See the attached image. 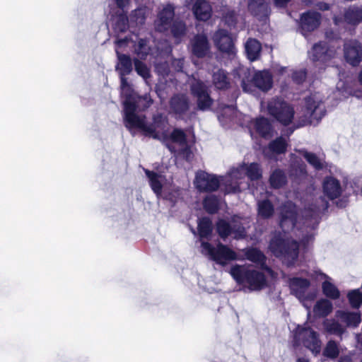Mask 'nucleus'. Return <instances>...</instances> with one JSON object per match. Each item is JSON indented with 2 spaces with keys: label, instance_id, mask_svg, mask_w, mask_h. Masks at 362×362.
<instances>
[{
  "label": "nucleus",
  "instance_id": "obj_24",
  "mask_svg": "<svg viewBox=\"0 0 362 362\" xmlns=\"http://www.w3.org/2000/svg\"><path fill=\"white\" fill-rule=\"evenodd\" d=\"M116 54L118 59V63L115 66L116 71H118L119 75H129L133 69L132 60L130 56L122 54L117 50H116Z\"/></svg>",
  "mask_w": 362,
  "mask_h": 362
},
{
  "label": "nucleus",
  "instance_id": "obj_46",
  "mask_svg": "<svg viewBox=\"0 0 362 362\" xmlns=\"http://www.w3.org/2000/svg\"><path fill=\"white\" fill-rule=\"evenodd\" d=\"M339 355V349L337 342L334 340L328 341L323 350V356L328 358L335 359Z\"/></svg>",
  "mask_w": 362,
  "mask_h": 362
},
{
  "label": "nucleus",
  "instance_id": "obj_58",
  "mask_svg": "<svg viewBox=\"0 0 362 362\" xmlns=\"http://www.w3.org/2000/svg\"><path fill=\"white\" fill-rule=\"evenodd\" d=\"M129 1L130 0H115L117 6L122 11L129 4Z\"/></svg>",
  "mask_w": 362,
  "mask_h": 362
},
{
  "label": "nucleus",
  "instance_id": "obj_8",
  "mask_svg": "<svg viewBox=\"0 0 362 362\" xmlns=\"http://www.w3.org/2000/svg\"><path fill=\"white\" fill-rule=\"evenodd\" d=\"M202 247L207 252L213 261L221 266H225L229 262L238 259L237 253L228 245L221 243H218L214 247L209 242H202Z\"/></svg>",
  "mask_w": 362,
  "mask_h": 362
},
{
  "label": "nucleus",
  "instance_id": "obj_12",
  "mask_svg": "<svg viewBox=\"0 0 362 362\" xmlns=\"http://www.w3.org/2000/svg\"><path fill=\"white\" fill-rule=\"evenodd\" d=\"M298 221L296 206L292 202H287L281 205L279 213V226L281 228L293 229Z\"/></svg>",
  "mask_w": 362,
  "mask_h": 362
},
{
  "label": "nucleus",
  "instance_id": "obj_38",
  "mask_svg": "<svg viewBox=\"0 0 362 362\" xmlns=\"http://www.w3.org/2000/svg\"><path fill=\"white\" fill-rule=\"evenodd\" d=\"M344 19L350 25L359 24L362 22V8H349L344 13Z\"/></svg>",
  "mask_w": 362,
  "mask_h": 362
},
{
  "label": "nucleus",
  "instance_id": "obj_31",
  "mask_svg": "<svg viewBox=\"0 0 362 362\" xmlns=\"http://www.w3.org/2000/svg\"><path fill=\"white\" fill-rule=\"evenodd\" d=\"M269 184L274 189H280L287 184V177L281 169H275L269 176Z\"/></svg>",
  "mask_w": 362,
  "mask_h": 362
},
{
  "label": "nucleus",
  "instance_id": "obj_25",
  "mask_svg": "<svg viewBox=\"0 0 362 362\" xmlns=\"http://www.w3.org/2000/svg\"><path fill=\"white\" fill-rule=\"evenodd\" d=\"M153 123L147 124V127H151L153 129V133L148 134L145 132H141L142 134L145 136L152 137L154 139H160V135L156 129H163L168 123V119L162 113H158L153 116Z\"/></svg>",
  "mask_w": 362,
  "mask_h": 362
},
{
  "label": "nucleus",
  "instance_id": "obj_3",
  "mask_svg": "<svg viewBox=\"0 0 362 362\" xmlns=\"http://www.w3.org/2000/svg\"><path fill=\"white\" fill-rule=\"evenodd\" d=\"M293 346L298 347L303 345L315 356L321 351L322 341L320 334L309 326L298 325L293 332Z\"/></svg>",
  "mask_w": 362,
  "mask_h": 362
},
{
  "label": "nucleus",
  "instance_id": "obj_41",
  "mask_svg": "<svg viewBox=\"0 0 362 362\" xmlns=\"http://www.w3.org/2000/svg\"><path fill=\"white\" fill-rule=\"evenodd\" d=\"M169 30L175 39L180 40L186 35V24L182 20L175 19L170 25Z\"/></svg>",
  "mask_w": 362,
  "mask_h": 362
},
{
  "label": "nucleus",
  "instance_id": "obj_1",
  "mask_svg": "<svg viewBox=\"0 0 362 362\" xmlns=\"http://www.w3.org/2000/svg\"><path fill=\"white\" fill-rule=\"evenodd\" d=\"M229 274L238 285L250 291H261L267 286L266 275L251 265L236 264L230 267Z\"/></svg>",
  "mask_w": 362,
  "mask_h": 362
},
{
  "label": "nucleus",
  "instance_id": "obj_44",
  "mask_svg": "<svg viewBox=\"0 0 362 362\" xmlns=\"http://www.w3.org/2000/svg\"><path fill=\"white\" fill-rule=\"evenodd\" d=\"M129 28V19L124 10L117 16V20L114 25V30L117 33H124Z\"/></svg>",
  "mask_w": 362,
  "mask_h": 362
},
{
  "label": "nucleus",
  "instance_id": "obj_33",
  "mask_svg": "<svg viewBox=\"0 0 362 362\" xmlns=\"http://www.w3.org/2000/svg\"><path fill=\"white\" fill-rule=\"evenodd\" d=\"M338 316L348 327H357L361 322L360 313L339 311Z\"/></svg>",
  "mask_w": 362,
  "mask_h": 362
},
{
  "label": "nucleus",
  "instance_id": "obj_30",
  "mask_svg": "<svg viewBox=\"0 0 362 362\" xmlns=\"http://www.w3.org/2000/svg\"><path fill=\"white\" fill-rule=\"evenodd\" d=\"M319 107V104L314 98L307 97L305 98V110L304 113L311 121L315 119L320 121L323 117L324 114L317 115V111Z\"/></svg>",
  "mask_w": 362,
  "mask_h": 362
},
{
  "label": "nucleus",
  "instance_id": "obj_61",
  "mask_svg": "<svg viewBox=\"0 0 362 362\" xmlns=\"http://www.w3.org/2000/svg\"><path fill=\"white\" fill-rule=\"evenodd\" d=\"M250 86V83H247L245 79L242 80L241 86L244 91H245V92L250 91V88H249Z\"/></svg>",
  "mask_w": 362,
  "mask_h": 362
},
{
  "label": "nucleus",
  "instance_id": "obj_34",
  "mask_svg": "<svg viewBox=\"0 0 362 362\" xmlns=\"http://www.w3.org/2000/svg\"><path fill=\"white\" fill-rule=\"evenodd\" d=\"M333 310L332 303L327 299H320L314 305L313 311L319 317H325L329 315Z\"/></svg>",
  "mask_w": 362,
  "mask_h": 362
},
{
  "label": "nucleus",
  "instance_id": "obj_43",
  "mask_svg": "<svg viewBox=\"0 0 362 362\" xmlns=\"http://www.w3.org/2000/svg\"><path fill=\"white\" fill-rule=\"evenodd\" d=\"M322 290L323 294L330 299L336 300L340 296V292L337 286L328 281L322 282Z\"/></svg>",
  "mask_w": 362,
  "mask_h": 362
},
{
  "label": "nucleus",
  "instance_id": "obj_13",
  "mask_svg": "<svg viewBox=\"0 0 362 362\" xmlns=\"http://www.w3.org/2000/svg\"><path fill=\"white\" fill-rule=\"evenodd\" d=\"M175 8L172 4H167L158 13L157 18L154 22L156 31L165 33L169 31L170 25L175 21Z\"/></svg>",
  "mask_w": 362,
  "mask_h": 362
},
{
  "label": "nucleus",
  "instance_id": "obj_4",
  "mask_svg": "<svg viewBox=\"0 0 362 362\" xmlns=\"http://www.w3.org/2000/svg\"><path fill=\"white\" fill-rule=\"evenodd\" d=\"M139 108L137 101L130 95L127 96L124 101V122L125 127L129 129H138L141 132H145L148 134L153 133V129L151 127L146 126V117H139L136 113Z\"/></svg>",
  "mask_w": 362,
  "mask_h": 362
},
{
  "label": "nucleus",
  "instance_id": "obj_60",
  "mask_svg": "<svg viewBox=\"0 0 362 362\" xmlns=\"http://www.w3.org/2000/svg\"><path fill=\"white\" fill-rule=\"evenodd\" d=\"M129 42V39L128 37H124V38H120V39H117L115 42L116 45L121 47L124 45H126L127 42Z\"/></svg>",
  "mask_w": 362,
  "mask_h": 362
},
{
  "label": "nucleus",
  "instance_id": "obj_16",
  "mask_svg": "<svg viewBox=\"0 0 362 362\" xmlns=\"http://www.w3.org/2000/svg\"><path fill=\"white\" fill-rule=\"evenodd\" d=\"M344 57L347 63L353 66L362 62V46L357 40H351L344 44Z\"/></svg>",
  "mask_w": 362,
  "mask_h": 362
},
{
  "label": "nucleus",
  "instance_id": "obj_10",
  "mask_svg": "<svg viewBox=\"0 0 362 362\" xmlns=\"http://www.w3.org/2000/svg\"><path fill=\"white\" fill-rule=\"evenodd\" d=\"M194 185L199 192H214L218 189L220 180L216 175L199 170L195 174Z\"/></svg>",
  "mask_w": 362,
  "mask_h": 362
},
{
  "label": "nucleus",
  "instance_id": "obj_48",
  "mask_svg": "<svg viewBox=\"0 0 362 362\" xmlns=\"http://www.w3.org/2000/svg\"><path fill=\"white\" fill-rule=\"evenodd\" d=\"M347 298L353 308H359L362 305V293L358 289L349 292Z\"/></svg>",
  "mask_w": 362,
  "mask_h": 362
},
{
  "label": "nucleus",
  "instance_id": "obj_53",
  "mask_svg": "<svg viewBox=\"0 0 362 362\" xmlns=\"http://www.w3.org/2000/svg\"><path fill=\"white\" fill-rule=\"evenodd\" d=\"M303 214L305 221H316L319 217V209L317 208L307 207L305 208Z\"/></svg>",
  "mask_w": 362,
  "mask_h": 362
},
{
  "label": "nucleus",
  "instance_id": "obj_52",
  "mask_svg": "<svg viewBox=\"0 0 362 362\" xmlns=\"http://www.w3.org/2000/svg\"><path fill=\"white\" fill-rule=\"evenodd\" d=\"M307 78V71L306 69H300L298 71H295L292 74V80L293 81L298 84H303V82L306 80Z\"/></svg>",
  "mask_w": 362,
  "mask_h": 362
},
{
  "label": "nucleus",
  "instance_id": "obj_54",
  "mask_svg": "<svg viewBox=\"0 0 362 362\" xmlns=\"http://www.w3.org/2000/svg\"><path fill=\"white\" fill-rule=\"evenodd\" d=\"M224 191L226 194L238 193L240 192V188L238 183L233 185L231 182L228 183V181H226L224 183Z\"/></svg>",
  "mask_w": 362,
  "mask_h": 362
},
{
  "label": "nucleus",
  "instance_id": "obj_17",
  "mask_svg": "<svg viewBox=\"0 0 362 362\" xmlns=\"http://www.w3.org/2000/svg\"><path fill=\"white\" fill-rule=\"evenodd\" d=\"M246 259L259 266L260 269L269 274L273 272L272 269L267 264V257L257 247H249L243 250Z\"/></svg>",
  "mask_w": 362,
  "mask_h": 362
},
{
  "label": "nucleus",
  "instance_id": "obj_40",
  "mask_svg": "<svg viewBox=\"0 0 362 362\" xmlns=\"http://www.w3.org/2000/svg\"><path fill=\"white\" fill-rule=\"evenodd\" d=\"M274 214V207L272 202L265 199L258 204V214L264 219L270 218Z\"/></svg>",
  "mask_w": 362,
  "mask_h": 362
},
{
  "label": "nucleus",
  "instance_id": "obj_50",
  "mask_svg": "<svg viewBox=\"0 0 362 362\" xmlns=\"http://www.w3.org/2000/svg\"><path fill=\"white\" fill-rule=\"evenodd\" d=\"M149 48L146 39L140 38L138 41L135 52L138 56L145 58L148 54Z\"/></svg>",
  "mask_w": 362,
  "mask_h": 362
},
{
  "label": "nucleus",
  "instance_id": "obj_20",
  "mask_svg": "<svg viewBox=\"0 0 362 362\" xmlns=\"http://www.w3.org/2000/svg\"><path fill=\"white\" fill-rule=\"evenodd\" d=\"M192 11L195 18L199 21H206L211 17L212 8L206 0H196Z\"/></svg>",
  "mask_w": 362,
  "mask_h": 362
},
{
  "label": "nucleus",
  "instance_id": "obj_51",
  "mask_svg": "<svg viewBox=\"0 0 362 362\" xmlns=\"http://www.w3.org/2000/svg\"><path fill=\"white\" fill-rule=\"evenodd\" d=\"M139 108L144 111L148 109L153 103L149 94H145L143 96H139L136 99Z\"/></svg>",
  "mask_w": 362,
  "mask_h": 362
},
{
  "label": "nucleus",
  "instance_id": "obj_32",
  "mask_svg": "<svg viewBox=\"0 0 362 362\" xmlns=\"http://www.w3.org/2000/svg\"><path fill=\"white\" fill-rule=\"evenodd\" d=\"M145 174L148 178L149 185L157 197H160L162 194L163 184L160 180V175L154 171L144 169Z\"/></svg>",
  "mask_w": 362,
  "mask_h": 362
},
{
  "label": "nucleus",
  "instance_id": "obj_2",
  "mask_svg": "<svg viewBox=\"0 0 362 362\" xmlns=\"http://www.w3.org/2000/svg\"><path fill=\"white\" fill-rule=\"evenodd\" d=\"M269 250L277 258L286 259L293 264L299 255V243L291 238L285 237L281 232H275L269 243Z\"/></svg>",
  "mask_w": 362,
  "mask_h": 362
},
{
  "label": "nucleus",
  "instance_id": "obj_23",
  "mask_svg": "<svg viewBox=\"0 0 362 362\" xmlns=\"http://www.w3.org/2000/svg\"><path fill=\"white\" fill-rule=\"evenodd\" d=\"M254 128L256 133L263 139H268L273 136V126L270 121L264 117L255 119Z\"/></svg>",
  "mask_w": 362,
  "mask_h": 362
},
{
  "label": "nucleus",
  "instance_id": "obj_18",
  "mask_svg": "<svg viewBox=\"0 0 362 362\" xmlns=\"http://www.w3.org/2000/svg\"><path fill=\"white\" fill-rule=\"evenodd\" d=\"M251 83L260 90L267 92L272 88L273 78L268 71H259L253 75Z\"/></svg>",
  "mask_w": 362,
  "mask_h": 362
},
{
  "label": "nucleus",
  "instance_id": "obj_62",
  "mask_svg": "<svg viewBox=\"0 0 362 362\" xmlns=\"http://www.w3.org/2000/svg\"><path fill=\"white\" fill-rule=\"evenodd\" d=\"M338 362H352V360L349 356L346 355L341 356L339 358Z\"/></svg>",
  "mask_w": 362,
  "mask_h": 362
},
{
  "label": "nucleus",
  "instance_id": "obj_19",
  "mask_svg": "<svg viewBox=\"0 0 362 362\" xmlns=\"http://www.w3.org/2000/svg\"><path fill=\"white\" fill-rule=\"evenodd\" d=\"M324 194L334 200L341 196L342 190L339 181L334 177H327L323 182Z\"/></svg>",
  "mask_w": 362,
  "mask_h": 362
},
{
  "label": "nucleus",
  "instance_id": "obj_59",
  "mask_svg": "<svg viewBox=\"0 0 362 362\" xmlns=\"http://www.w3.org/2000/svg\"><path fill=\"white\" fill-rule=\"evenodd\" d=\"M290 0H274V3L276 7L286 8Z\"/></svg>",
  "mask_w": 362,
  "mask_h": 362
},
{
  "label": "nucleus",
  "instance_id": "obj_39",
  "mask_svg": "<svg viewBox=\"0 0 362 362\" xmlns=\"http://www.w3.org/2000/svg\"><path fill=\"white\" fill-rule=\"evenodd\" d=\"M288 144L286 139L282 136H279L269 142L268 148L275 154L279 155L285 153L287 151Z\"/></svg>",
  "mask_w": 362,
  "mask_h": 362
},
{
  "label": "nucleus",
  "instance_id": "obj_5",
  "mask_svg": "<svg viewBox=\"0 0 362 362\" xmlns=\"http://www.w3.org/2000/svg\"><path fill=\"white\" fill-rule=\"evenodd\" d=\"M267 110L269 114L284 126L291 124L294 118L293 107L279 98H272L268 103Z\"/></svg>",
  "mask_w": 362,
  "mask_h": 362
},
{
  "label": "nucleus",
  "instance_id": "obj_27",
  "mask_svg": "<svg viewBox=\"0 0 362 362\" xmlns=\"http://www.w3.org/2000/svg\"><path fill=\"white\" fill-rule=\"evenodd\" d=\"M213 223L208 216L199 218L197 221V231L200 238L209 239L213 233Z\"/></svg>",
  "mask_w": 362,
  "mask_h": 362
},
{
  "label": "nucleus",
  "instance_id": "obj_42",
  "mask_svg": "<svg viewBox=\"0 0 362 362\" xmlns=\"http://www.w3.org/2000/svg\"><path fill=\"white\" fill-rule=\"evenodd\" d=\"M203 207L204 210L209 214H214L219 209V200L214 195L206 196L203 200Z\"/></svg>",
  "mask_w": 362,
  "mask_h": 362
},
{
  "label": "nucleus",
  "instance_id": "obj_15",
  "mask_svg": "<svg viewBox=\"0 0 362 362\" xmlns=\"http://www.w3.org/2000/svg\"><path fill=\"white\" fill-rule=\"evenodd\" d=\"M213 40L215 45L220 52L228 54L235 53V44L231 35L227 30H217L214 34Z\"/></svg>",
  "mask_w": 362,
  "mask_h": 362
},
{
  "label": "nucleus",
  "instance_id": "obj_21",
  "mask_svg": "<svg viewBox=\"0 0 362 362\" xmlns=\"http://www.w3.org/2000/svg\"><path fill=\"white\" fill-rule=\"evenodd\" d=\"M216 230L218 236L223 240H226L233 233L237 234L238 237L242 238L244 236L243 228H238L237 230H235L228 221L223 218H219L216 222Z\"/></svg>",
  "mask_w": 362,
  "mask_h": 362
},
{
  "label": "nucleus",
  "instance_id": "obj_11",
  "mask_svg": "<svg viewBox=\"0 0 362 362\" xmlns=\"http://www.w3.org/2000/svg\"><path fill=\"white\" fill-rule=\"evenodd\" d=\"M334 55L335 50L325 41L315 43L309 52V57L313 62L323 65L330 62Z\"/></svg>",
  "mask_w": 362,
  "mask_h": 362
},
{
  "label": "nucleus",
  "instance_id": "obj_57",
  "mask_svg": "<svg viewBox=\"0 0 362 362\" xmlns=\"http://www.w3.org/2000/svg\"><path fill=\"white\" fill-rule=\"evenodd\" d=\"M120 78V86L122 90H125L126 88L130 89V85L126 78V76L119 75Z\"/></svg>",
  "mask_w": 362,
  "mask_h": 362
},
{
  "label": "nucleus",
  "instance_id": "obj_45",
  "mask_svg": "<svg viewBox=\"0 0 362 362\" xmlns=\"http://www.w3.org/2000/svg\"><path fill=\"white\" fill-rule=\"evenodd\" d=\"M300 153L302 154L303 158L307 160V162L311 165L315 170H321L324 168V165L321 162L320 159L317 157V156L311 152H308L307 151H300Z\"/></svg>",
  "mask_w": 362,
  "mask_h": 362
},
{
  "label": "nucleus",
  "instance_id": "obj_37",
  "mask_svg": "<svg viewBox=\"0 0 362 362\" xmlns=\"http://www.w3.org/2000/svg\"><path fill=\"white\" fill-rule=\"evenodd\" d=\"M162 136L165 140H170L172 142L179 144L180 145H185L187 141L185 132L179 128H175L170 135L163 132Z\"/></svg>",
  "mask_w": 362,
  "mask_h": 362
},
{
  "label": "nucleus",
  "instance_id": "obj_9",
  "mask_svg": "<svg viewBox=\"0 0 362 362\" xmlns=\"http://www.w3.org/2000/svg\"><path fill=\"white\" fill-rule=\"evenodd\" d=\"M192 95L197 99V109L206 111L211 109L214 99L211 96L209 87L201 80H197L190 85Z\"/></svg>",
  "mask_w": 362,
  "mask_h": 362
},
{
  "label": "nucleus",
  "instance_id": "obj_6",
  "mask_svg": "<svg viewBox=\"0 0 362 362\" xmlns=\"http://www.w3.org/2000/svg\"><path fill=\"white\" fill-rule=\"evenodd\" d=\"M267 110L269 114L284 126L291 124L294 118L293 107L279 98H272L268 103Z\"/></svg>",
  "mask_w": 362,
  "mask_h": 362
},
{
  "label": "nucleus",
  "instance_id": "obj_29",
  "mask_svg": "<svg viewBox=\"0 0 362 362\" xmlns=\"http://www.w3.org/2000/svg\"><path fill=\"white\" fill-rule=\"evenodd\" d=\"M247 8L255 17L265 16L268 13V6L264 0H249Z\"/></svg>",
  "mask_w": 362,
  "mask_h": 362
},
{
  "label": "nucleus",
  "instance_id": "obj_49",
  "mask_svg": "<svg viewBox=\"0 0 362 362\" xmlns=\"http://www.w3.org/2000/svg\"><path fill=\"white\" fill-rule=\"evenodd\" d=\"M134 64L137 74L143 78L147 79L151 76L150 70L144 62L137 58H134Z\"/></svg>",
  "mask_w": 362,
  "mask_h": 362
},
{
  "label": "nucleus",
  "instance_id": "obj_28",
  "mask_svg": "<svg viewBox=\"0 0 362 362\" xmlns=\"http://www.w3.org/2000/svg\"><path fill=\"white\" fill-rule=\"evenodd\" d=\"M212 81L216 88L218 90H227L230 87L228 73L222 69L214 73Z\"/></svg>",
  "mask_w": 362,
  "mask_h": 362
},
{
  "label": "nucleus",
  "instance_id": "obj_36",
  "mask_svg": "<svg viewBox=\"0 0 362 362\" xmlns=\"http://www.w3.org/2000/svg\"><path fill=\"white\" fill-rule=\"evenodd\" d=\"M245 175L251 181H257L262 177V170L258 163H251L243 165Z\"/></svg>",
  "mask_w": 362,
  "mask_h": 362
},
{
  "label": "nucleus",
  "instance_id": "obj_47",
  "mask_svg": "<svg viewBox=\"0 0 362 362\" xmlns=\"http://www.w3.org/2000/svg\"><path fill=\"white\" fill-rule=\"evenodd\" d=\"M324 327L327 332L331 334L341 335L344 332V327L336 320L324 322Z\"/></svg>",
  "mask_w": 362,
  "mask_h": 362
},
{
  "label": "nucleus",
  "instance_id": "obj_7",
  "mask_svg": "<svg viewBox=\"0 0 362 362\" xmlns=\"http://www.w3.org/2000/svg\"><path fill=\"white\" fill-rule=\"evenodd\" d=\"M168 113L176 120H187L191 117V100L183 93H174L170 98Z\"/></svg>",
  "mask_w": 362,
  "mask_h": 362
},
{
  "label": "nucleus",
  "instance_id": "obj_14",
  "mask_svg": "<svg viewBox=\"0 0 362 362\" xmlns=\"http://www.w3.org/2000/svg\"><path fill=\"white\" fill-rule=\"evenodd\" d=\"M322 15L317 11L309 10L301 13L299 24L301 33L303 35H307L317 30L320 27Z\"/></svg>",
  "mask_w": 362,
  "mask_h": 362
},
{
  "label": "nucleus",
  "instance_id": "obj_63",
  "mask_svg": "<svg viewBox=\"0 0 362 362\" xmlns=\"http://www.w3.org/2000/svg\"><path fill=\"white\" fill-rule=\"evenodd\" d=\"M296 362H309V360L304 357H300L297 359Z\"/></svg>",
  "mask_w": 362,
  "mask_h": 362
},
{
  "label": "nucleus",
  "instance_id": "obj_35",
  "mask_svg": "<svg viewBox=\"0 0 362 362\" xmlns=\"http://www.w3.org/2000/svg\"><path fill=\"white\" fill-rule=\"evenodd\" d=\"M310 286V281L305 278L293 277L290 279V287L297 294H303Z\"/></svg>",
  "mask_w": 362,
  "mask_h": 362
},
{
  "label": "nucleus",
  "instance_id": "obj_55",
  "mask_svg": "<svg viewBox=\"0 0 362 362\" xmlns=\"http://www.w3.org/2000/svg\"><path fill=\"white\" fill-rule=\"evenodd\" d=\"M132 17L135 18L136 22L142 23L144 22L146 17L141 9H136L132 13Z\"/></svg>",
  "mask_w": 362,
  "mask_h": 362
},
{
  "label": "nucleus",
  "instance_id": "obj_64",
  "mask_svg": "<svg viewBox=\"0 0 362 362\" xmlns=\"http://www.w3.org/2000/svg\"><path fill=\"white\" fill-rule=\"evenodd\" d=\"M358 81L362 85V70L360 71L358 74Z\"/></svg>",
  "mask_w": 362,
  "mask_h": 362
},
{
  "label": "nucleus",
  "instance_id": "obj_26",
  "mask_svg": "<svg viewBox=\"0 0 362 362\" xmlns=\"http://www.w3.org/2000/svg\"><path fill=\"white\" fill-rule=\"evenodd\" d=\"M247 59L251 62L257 60L262 51L261 43L255 38L250 37L245 45Z\"/></svg>",
  "mask_w": 362,
  "mask_h": 362
},
{
  "label": "nucleus",
  "instance_id": "obj_22",
  "mask_svg": "<svg viewBox=\"0 0 362 362\" xmlns=\"http://www.w3.org/2000/svg\"><path fill=\"white\" fill-rule=\"evenodd\" d=\"M210 49L207 37L204 35H196L192 43V54L198 58L204 57Z\"/></svg>",
  "mask_w": 362,
  "mask_h": 362
},
{
  "label": "nucleus",
  "instance_id": "obj_56",
  "mask_svg": "<svg viewBox=\"0 0 362 362\" xmlns=\"http://www.w3.org/2000/svg\"><path fill=\"white\" fill-rule=\"evenodd\" d=\"M316 8L322 11H329L330 9V5L324 1H319L315 4Z\"/></svg>",
  "mask_w": 362,
  "mask_h": 362
}]
</instances>
